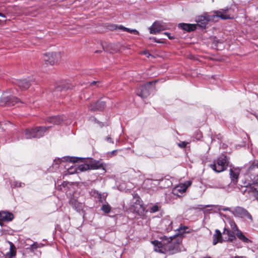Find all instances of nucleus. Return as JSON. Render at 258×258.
Listing matches in <instances>:
<instances>
[{
  "label": "nucleus",
  "mask_w": 258,
  "mask_h": 258,
  "mask_svg": "<svg viewBox=\"0 0 258 258\" xmlns=\"http://www.w3.org/2000/svg\"><path fill=\"white\" fill-rule=\"evenodd\" d=\"M230 224L231 226V229L233 231V232H234V233L239 230L234 221H230Z\"/></svg>",
  "instance_id": "nucleus-29"
},
{
  "label": "nucleus",
  "mask_w": 258,
  "mask_h": 258,
  "mask_svg": "<svg viewBox=\"0 0 258 258\" xmlns=\"http://www.w3.org/2000/svg\"><path fill=\"white\" fill-rule=\"evenodd\" d=\"M179 27L182 29L187 31V32H190L195 30L197 28L196 24H191L186 23H180L179 24Z\"/></svg>",
  "instance_id": "nucleus-19"
},
{
  "label": "nucleus",
  "mask_w": 258,
  "mask_h": 258,
  "mask_svg": "<svg viewBox=\"0 0 258 258\" xmlns=\"http://www.w3.org/2000/svg\"><path fill=\"white\" fill-rule=\"evenodd\" d=\"M142 54L145 55L147 57H149L151 55L147 51H144L142 52Z\"/></svg>",
  "instance_id": "nucleus-34"
},
{
  "label": "nucleus",
  "mask_w": 258,
  "mask_h": 258,
  "mask_svg": "<svg viewBox=\"0 0 258 258\" xmlns=\"http://www.w3.org/2000/svg\"><path fill=\"white\" fill-rule=\"evenodd\" d=\"M223 234L224 236V238L226 240L232 241L235 239V234L233 231H231L229 229L227 228H224Z\"/></svg>",
  "instance_id": "nucleus-16"
},
{
  "label": "nucleus",
  "mask_w": 258,
  "mask_h": 258,
  "mask_svg": "<svg viewBox=\"0 0 258 258\" xmlns=\"http://www.w3.org/2000/svg\"><path fill=\"white\" fill-rule=\"evenodd\" d=\"M0 17L4 18L6 17L2 13H0Z\"/></svg>",
  "instance_id": "nucleus-42"
},
{
  "label": "nucleus",
  "mask_w": 258,
  "mask_h": 258,
  "mask_svg": "<svg viewBox=\"0 0 258 258\" xmlns=\"http://www.w3.org/2000/svg\"><path fill=\"white\" fill-rule=\"evenodd\" d=\"M17 84L21 89H26L30 87L31 82L30 79H25L17 80Z\"/></svg>",
  "instance_id": "nucleus-15"
},
{
  "label": "nucleus",
  "mask_w": 258,
  "mask_h": 258,
  "mask_svg": "<svg viewBox=\"0 0 258 258\" xmlns=\"http://www.w3.org/2000/svg\"><path fill=\"white\" fill-rule=\"evenodd\" d=\"M71 202L72 203V204H73V200H72ZM74 206L77 209V211H79L82 209L83 207V205L81 203L76 202L74 204Z\"/></svg>",
  "instance_id": "nucleus-31"
},
{
  "label": "nucleus",
  "mask_w": 258,
  "mask_h": 258,
  "mask_svg": "<svg viewBox=\"0 0 258 258\" xmlns=\"http://www.w3.org/2000/svg\"><path fill=\"white\" fill-rule=\"evenodd\" d=\"M84 96H82V95H81V99L84 98L85 100H87L89 98V96L86 95L85 94H83Z\"/></svg>",
  "instance_id": "nucleus-38"
},
{
  "label": "nucleus",
  "mask_w": 258,
  "mask_h": 258,
  "mask_svg": "<svg viewBox=\"0 0 258 258\" xmlns=\"http://www.w3.org/2000/svg\"><path fill=\"white\" fill-rule=\"evenodd\" d=\"M116 27L120 30H122L123 31H126L130 33H134L135 34H138L139 33L138 31L136 29H131L128 28L124 27L121 25L116 26Z\"/></svg>",
  "instance_id": "nucleus-25"
},
{
  "label": "nucleus",
  "mask_w": 258,
  "mask_h": 258,
  "mask_svg": "<svg viewBox=\"0 0 258 258\" xmlns=\"http://www.w3.org/2000/svg\"><path fill=\"white\" fill-rule=\"evenodd\" d=\"M101 210L106 213H108L110 212L111 210V207L108 204L103 205L101 207Z\"/></svg>",
  "instance_id": "nucleus-28"
},
{
  "label": "nucleus",
  "mask_w": 258,
  "mask_h": 258,
  "mask_svg": "<svg viewBox=\"0 0 258 258\" xmlns=\"http://www.w3.org/2000/svg\"><path fill=\"white\" fill-rule=\"evenodd\" d=\"M255 166H256L257 167H258V164H256L255 165H252L250 167H249V169H252V168H253Z\"/></svg>",
  "instance_id": "nucleus-41"
},
{
  "label": "nucleus",
  "mask_w": 258,
  "mask_h": 258,
  "mask_svg": "<svg viewBox=\"0 0 258 258\" xmlns=\"http://www.w3.org/2000/svg\"><path fill=\"white\" fill-rule=\"evenodd\" d=\"M211 206H211V205H207V206H206L205 207H211Z\"/></svg>",
  "instance_id": "nucleus-46"
},
{
  "label": "nucleus",
  "mask_w": 258,
  "mask_h": 258,
  "mask_svg": "<svg viewBox=\"0 0 258 258\" xmlns=\"http://www.w3.org/2000/svg\"><path fill=\"white\" fill-rule=\"evenodd\" d=\"M63 118L59 116H54L49 117L47 119V121L49 123L59 124L62 122Z\"/></svg>",
  "instance_id": "nucleus-22"
},
{
  "label": "nucleus",
  "mask_w": 258,
  "mask_h": 258,
  "mask_svg": "<svg viewBox=\"0 0 258 258\" xmlns=\"http://www.w3.org/2000/svg\"><path fill=\"white\" fill-rule=\"evenodd\" d=\"M23 185H24V183H21L20 182H18V181H16L15 182V185L16 186H20V187H21V186H22Z\"/></svg>",
  "instance_id": "nucleus-36"
},
{
  "label": "nucleus",
  "mask_w": 258,
  "mask_h": 258,
  "mask_svg": "<svg viewBox=\"0 0 258 258\" xmlns=\"http://www.w3.org/2000/svg\"><path fill=\"white\" fill-rule=\"evenodd\" d=\"M89 164L90 169H97L102 168L103 170H105L103 164L99 161H91L90 163H89Z\"/></svg>",
  "instance_id": "nucleus-20"
},
{
  "label": "nucleus",
  "mask_w": 258,
  "mask_h": 258,
  "mask_svg": "<svg viewBox=\"0 0 258 258\" xmlns=\"http://www.w3.org/2000/svg\"><path fill=\"white\" fill-rule=\"evenodd\" d=\"M172 240L171 237L164 236L162 241L154 240L152 243L154 245V250L156 251L163 253L168 252L169 254H173L177 251L176 247L177 245H173L172 243L171 242Z\"/></svg>",
  "instance_id": "nucleus-2"
},
{
  "label": "nucleus",
  "mask_w": 258,
  "mask_h": 258,
  "mask_svg": "<svg viewBox=\"0 0 258 258\" xmlns=\"http://www.w3.org/2000/svg\"><path fill=\"white\" fill-rule=\"evenodd\" d=\"M106 141H107V142H109V143H113V141H112V139H111V138L110 137H107V138H106Z\"/></svg>",
  "instance_id": "nucleus-40"
},
{
  "label": "nucleus",
  "mask_w": 258,
  "mask_h": 258,
  "mask_svg": "<svg viewBox=\"0 0 258 258\" xmlns=\"http://www.w3.org/2000/svg\"><path fill=\"white\" fill-rule=\"evenodd\" d=\"M234 258H245V257H243V256H236Z\"/></svg>",
  "instance_id": "nucleus-44"
},
{
  "label": "nucleus",
  "mask_w": 258,
  "mask_h": 258,
  "mask_svg": "<svg viewBox=\"0 0 258 258\" xmlns=\"http://www.w3.org/2000/svg\"><path fill=\"white\" fill-rule=\"evenodd\" d=\"M150 39H153L154 41L157 42V43H162V41H160V40H157L156 38H154V37H153V38H150Z\"/></svg>",
  "instance_id": "nucleus-39"
},
{
  "label": "nucleus",
  "mask_w": 258,
  "mask_h": 258,
  "mask_svg": "<svg viewBox=\"0 0 258 258\" xmlns=\"http://www.w3.org/2000/svg\"><path fill=\"white\" fill-rule=\"evenodd\" d=\"M187 227L185 226H181L179 228L177 229L178 231V234L182 235L185 232V230L187 229Z\"/></svg>",
  "instance_id": "nucleus-30"
},
{
  "label": "nucleus",
  "mask_w": 258,
  "mask_h": 258,
  "mask_svg": "<svg viewBox=\"0 0 258 258\" xmlns=\"http://www.w3.org/2000/svg\"><path fill=\"white\" fill-rule=\"evenodd\" d=\"M47 128L46 127H38L34 129L27 130L25 132V138L32 139L42 137Z\"/></svg>",
  "instance_id": "nucleus-4"
},
{
  "label": "nucleus",
  "mask_w": 258,
  "mask_h": 258,
  "mask_svg": "<svg viewBox=\"0 0 258 258\" xmlns=\"http://www.w3.org/2000/svg\"><path fill=\"white\" fill-rule=\"evenodd\" d=\"M228 11V9H221L219 11L213 12V14L211 15L206 13L203 15L200 16L196 19V21L197 23L196 25L205 28L208 22L216 21L219 18L223 20L232 18L233 17H231L227 14Z\"/></svg>",
  "instance_id": "nucleus-1"
},
{
  "label": "nucleus",
  "mask_w": 258,
  "mask_h": 258,
  "mask_svg": "<svg viewBox=\"0 0 258 258\" xmlns=\"http://www.w3.org/2000/svg\"><path fill=\"white\" fill-rule=\"evenodd\" d=\"M151 211L152 212L154 213L157 212L158 211H159V207L156 205H154L152 207Z\"/></svg>",
  "instance_id": "nucleus-32"
},
{
  "label": "nucleus",
  "mask_w": 258,
  "mask_h": 258,
  "mask_svg": "<svg viewBox=\"0 0 258 258\" xmlns=\"http://www.w3.org/2000/svg\"><path fill=\"white\" fill-rule=\"evenodd\" d=\"M15 247L13 243H10V251L7 253V257H8V258H12L13 256H14L15 255Z\"/></svg>",
  "instance_id": "nucleus-26"
},
{
  "label": "nucleus",
  "mask_w": 258,
  "mask_h": 258,
  "mask_svg": "<svg viewBox=\"0 0 258 258\" xmlns=\"http://www.w3.org/2000/svg\"><path fill=\"white\" fill-rule=\"evenodd\" d=\"M5 104L8 106H13L19 102L18 98L15 97H4L3 98Z\"/></svg>",
  "instance_id": "nucleus-14"
},
{
  "label": "nucleus",
  "mask_w": 258,
  "mask_h": 258,
  "mask_svg": "<svg viewBox=\"0 0 258 258\" xmlns=\"http://www.w3.org/2000/svg\"><path fill=\"white\" fill-rule=\"evenodd\" d=\"M187 144V142H181L179 143L178 144V145L179 147H181V148H184L186 146Z\"/></svg>",
  "instance_id": "nucleus-33"
},
{
  "label": "nucleus",
  "mask_w": 258,
  "mask_h": 258,
  "mask_svg": "<svg viewBox=\"0 0 258 258\" xmlns=\"http://www.w3.org/2000/svg\"><path fill=\"white\" fill-rule=\"evenodd\" d=\"M235 234L237 238H238L242 241L245 243H248L250 242V241L243 234V233L240 230L235 233Z\"/></svg>",
  "instance_id": "nucleus-24"
},
{
  "label": "nucleus",
  "mask_w": 258,
  "mask_h": 258,
  "mask_svg": "<svg viewBox=\"0 0 258 258\" xmlns=\"http://www.w3.org/2000/svg\"><path fill=\"white\" fill-rule=\"evenodd\" d=\"M61 54L59 52L46 53L43 55V60L46 65H53L60 59Z\"/></svg>",
  "instance_id": "nucleus-3"
},
{
  "label": "nucleus",
  "mask_w": 258,
  "mask_h": 258,
  "mask_svg": "<svg viewBox=\"0 0 258 258\" xmlns=\"http://www.w3.org/2000/svg\"><path fill=\"white\" fill-rule=\"evenodd\" d=\"M117 151L116 150H114L112 152H111V154H114L115 152H116Z\"/></svg>",
  "instance_id": "nucleus-45"
},
{
  "label": "nucleus",
  "mask_w": 258,
  "mask_h": 258,
  "mask_svg": "<svg viewBox=\"0 0 258 258\" xmlns=\"http://www.w3.org/2000/svg\"><path fill=\"white\" fill-rule=\"evenodd\" d=\"M222 241L223 237L221 232L220 230L216 229L215 234L213 235V243L214 245H216L218 242L221 243Z\"/></svg>",
  "instance_id": "nucleus-18"
},
{
  "label": "nucleus",
  "mask_w": 258,
  "mask_h": 258,
  "mask_svg": "<svg viewBox=\"0 0 258 258\" xmlns=\"http://www.w3.org/2000/svg\"><path fill=\"white\" fill-rule=\"evenodd\" d=\"M247 192L249 196L253 197L258 201V190L253 187H249L247 189Z\"/></svg>",
  "instance_id": "nucleus-23"
},
{
  "label": "nucleus",
  "mask_w": 258,
  "mask_h": 258,
  "mask_svg": "<svg viewBox=\"0 0 258 258\" xmlns=\"http://www.w3.org/2000/svg\"><path fill=\"white\" fill-rule=\"evenodd\" d=\"M83 160V158H77V157H70V156H66L63 157L62 158H58L55 159L54 160V163L55 164H58L61 162H73V163H76L79 162H82V160Z\"/></svg>",
  "instance_id": "nucleus-11"
},
{
  "label": "nucleus",
  "mask_w": 258,
  "mask_h": 258,
  "mask_svg": "<svg viewBox=\"0 0 258 258\" xmlns=\"http://www.w3.org/2000/svg\"><path fill=\"white\" fill-rule=\"evenodd\" d=\"M233 213L236 216L241 218L245 217L249 219L251 221L252 220L251 215L247 212V211L242 208L237 207L234 209Z\"/></svg>",
  "instance_id": "nucleus-9"
},
{
  "label": "nucleus",
  "mask_w": 258,
  "mask_h": 258,
  "mask_svg": "<svg viewBox=\"0 0 258 258\" xmlns=\"http://www.w3.org/2000/svg\"><path fill=\"white\" fill-rule=\"evenodd\" d=\"M99 84H100L99 82H98V81H93V82H92L90 83V85L91 86H93V85H98Z\"/></svg>",
  "instance_id": "nucleus-37"
},
{
  "label": "nucleus",
  "mask_w": 258,
  "mask_h": 258,
  "mask_svg": "<svg viewBox=\"0 0 258 258\" xmlns=\"http://www.w3.org/2000/svg\"><path fill=\"white\" fill-rule=\"evenodd\" d=\"M89 163H85L79 165L78 167L75 168L74 171H72L73 168L71 167L69 169V172L71 174L74 173H79L80 172H83L87 170L90 169Z\"/></svg>",
  "instance_id": "nucleus-13"
},
{
  "label": "nucleus",
  "mask_w": 258,
  "mask_h": 258,
  "mask_svg": "<svg viewBox=\"0 0 258 258\" xmlns=\"http://www.w3.org/2000/svg\"><path fill=\"white\" fill-rule=\"evenodd\" d=\"M105 102L102 100H99L94 103L91 104L89 108L92 111H101L105 106Z\"/></svg>",
  "instance_id": "nucleus-12"
},
{
  "label": "nucleus",
  "mask_w": 258,
  "mask_h": 258,
  "mask_svg": "<svg viewBox=\"0 0 258 258\" xmlns=\"http://www.w3.org/2000/svg\"><path fill=\"white\" fill-rule=\"evenodd\" d=\"M191 183L190 181H187L175 186L172 190L173 194L177 196H179V194H182L186 191L187 187L191 185Z\"/></svg>",
  "instance_id": "nucleus-10"
},
{
  "label": "nucleus",
  "mask_w": 258,
  "mask_h": 258,
  "mask_svg": "<svg viewBox=\"0 0 258 258\" xmlns=\"http://www.w3.org/2000/svg\"><path fill=\"white\" fill-rule=\"evenodd\" d=\"M13 218L14 216L12 213L6 211L0 212V220L9 221Z\"/></svg>",
  "instance_id": "nucleus-17"
},
{
  "label": "nucleus",
  "mask_w": 258,
  "mask_h": 258,
  "mask_svg": "<svg viewBox=\"0 0 258 258\" xmlns=\"http://www.w3.org/2000/svg\"><path fill=\"white\" fill-rule=\"evenodd\" d=\"M164 34L165 35H166V36L168 37V38H169V39H173V38H174L173 36H171L170 35V33H168V32H165V33H164Z\"/></svg>",
  "instance_id": "nucleus-35"
},
{
  "label": "nucleus",
  "mask_w": 258,
  "mask_h": 258,
  "mask_svg": "<svg viewBox=\"0 0 258 258\" xmlns=\"http://www.w3.org/2000/svg\"><path fill=\"white\" fill-rule=\"evenodd\" d=\"M132 203V205H137L138 204H142L139 196L137 195L134 196Z\"/></svg>",
  "instance_id": "nucleus-27"
},
{
  "label": "nucleus",
  "mask_w": 258,
  "mask_h": 258,
  "mask_svg": "<svg viewBox=\"0 0 258 258\" xmlns=\"http://www.w3.org/2000/svg\"><path fill=\"white\" fill-rule=\"evenodd\" d=\"M152 82H149L145 84L144 86L138 90L137 94L143 98L147 97L150 94V91L152 89Z\"/></svg>",
  "instance_id": "nucleus-7"
},
{
  "label": "nucleus",
  "mask_w": 258,
  "mask_h": 258,
  "mask_svg": "<svg viewBox=\"0 0 258 258\" xmlns=\"http://www.w3.org/2000/svg\"><path fill=\"white\" fill-rule=\"evenodd\" d=\"M130 209L132 211L138 214H142L144 212V208L142 204H138L137 205H132Z\"/></svg>",
  "instance_id": "nucleus-21"
},
{
  "label": "nucleus",
  "mask_w": 258,
  "mask_h": 258,
  "mask_svg": "<svg viewBox=\"0 0 258 258\" xmlns=\"http://www.w3.org/2000/svg\"><path fill=\"white\" fill-rule=\"evenodd\" d=\"M166 26L162 23L155 22L150 28V32L151 34H156L160 31L166 30Z\"/></svg>",
  "instance_id": "nucleus-8"
},
{
  "label": "nucleus",
  "mask_w": 258,
  "mask_h": 258,
  "mask_svg": "<svg viewBox=\"0 0 258 258\" xmlns=\"http://www.w3.org/2000/svg\"><path fill=\"white\" fill-rule=\"evenodd\" d=\"M226 161V157L222 156L217 159L216 163L211 164L210 167L216 172H222L225 169Z\"/></svg>",
  "instance_id": "nucleus-5"
},
{
  "label": "nucleus",
  "mask_w": 258,
  "mask_h": 258,
  "mask_svg": "<svg viewBox=\"0 0 258 258\" xmlns=\"http://www.w3.org/2000/svg\"><path fill=\"white\" fill-rule=\"evenodd\" d=\"M239 176V172L236 168H231L230 169V177L231 178V183L228 185L227 191H230V188H234L238 182Z\"/></svg>",
  "instance_id": "nucleus-6"
},
{
  "label": "nucleus",
  "mask_w": 258,
  "mask_h": 258,
  "mask_svg": "<svg viewBox=\"0 0 258 258\" xmlns=\"http://www.w3.org/2000/svg\"><path fill=\"white\" fill-rule=\"evenodd\" d=\"M223 211H228V210H229V209L228 208H226L223 209Z\"/></svg>",
  "instance_id": "nucleus-43"
}]
</instances>
